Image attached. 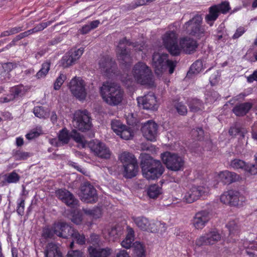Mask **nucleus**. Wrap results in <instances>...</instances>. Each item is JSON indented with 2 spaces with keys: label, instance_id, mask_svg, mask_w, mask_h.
I'll return each instance as SVG.
<instances>
[{
  "label": "nucleus",
  "instance_id": "16",
  "mask_svg": "<svg viewBox=\"0 0 257 257\" xmlns=\"http://www.w3.org/2000/svg\"><path fill=\"white\" fill-rule=\"evenodd\" d=\"M210 219V213L207 210H201L195 213L191 220L193 227L198 230L202 229Z\"/></svg>",
  "mask_w": 257,
  "mask_h": 257
},
{
  "label": "nucleus",
  "instance_id": "9",
  "mask_svg": "<svg viewBox=\"0 0 257 257\" xmlns=\"http://www.w3.org/2000/svg\"><path fill=\"white\" fill-rule=\"evenodd\" d=\"M73 126L81 132L89 130L92 123L90 116L87 110H78L75 111L72 120Z\"/></svg>",
  "mask_w": 257,
  "mask_h": 257
},
{
  "label": "nucleus",
  "instance_id": "39",
  "mask_svg": "<svg viewBox=\"0 0 257 257\" xmlns=\"http://www.w3.org/2000/svg\"><path fill=\"white\" fill-rule=\"evenodd\" d=\"M10 95L15 99L19 96L23 95L25 93V90L23 86L17 85L11 87L10 90Z\"/></svg>",
  "mask_w": 257,
  "mask_h": 257
},
{
  "label": "nucleus",
  "instance_id": "19",
  "mask_svg": "<svg viewBox=\"0 0 257 257\" xmlns=\"http://www.w3.org/2000/svg\"><path fill=\"white\" fill-rule=\"evenodd\" d=\"M135 224L142 230L151 232L157 231V225L153 221H149L148 218L143 216L132 217Z\"/></svg>",
  "mask_w": 257,
  "mask_h": 257
},
{
  "label": "nucleus",
  "instance_id": "33",
  "mask_svg": "<svg viewBox=\"0 0 257 257\" xmlns=\"http://www.w3.org/2000/svg\"><path fill=\"white\" fill-rule=\"evenodd\" d=\"M246 133V131L244 128L241 127L237 123H235L234 125L231 126L228 131L229 135L232 137L239 135L242 137H244V134Z\"/></svg>",
  "mask_w": 257,
  "mask_h": 257
},
{
  "label": "nucleus",
  "instance_id": "35",
  "mask_svg": "<svg viewBox=\"0 0 257 257\" xmlns=\"http://www.w3.org/2000/svg\"><path fill=\"white\" fill-rule=\"evenodd\" d=\"M119 160L123 164V166L125 164H128L133 163H137V160L135 156L128 152H124L119 156Z\"/></svg>",
  "mask_w": 257,
  "mask_h": 257
},
{
  "label": "nucleus",
  "instance_id": "32",
  "mask_svg": "<svg viewBox=\"0 0 257 257\" xmlns=\"http://www.w3.org/2000/svg\"><path fill=\"white\" fill-rule=\"evenodd\" d=\"M134 241V231L132 228H127V234L125 238L121 242V246L125 248H130Z\"/></svg>",
  "mask_w": 257,
  "mask_h": 257
},
{
  "label": "nucleus",
  "instance_id": "25",
  "mask_svg": "<svg viewBox=\"0 0 257 257\" xmlns=\"http://www.w3.org/2000/svg\"><path fill=\"white\" fill-rule=\"evenodd\" d=\"M220 181L224 184H230L237 179V174L227 170L220 172L218 175Z\"/></svg>",
  "mask_w": 257,
  "mask_h": 257
},
{
  "label": "nucleus",
  "instance_id": "24",
  "mask_svg": "<svg viewBox=\"0 0 257 257\" xmlns=\"http://www.w3.org/2000/svg\"><path fill=\"white\" fill-rule=\"evenodd\" d=\"M123 167V175L125 178L131 179L137 175L139 168L137 162V163L125 164Z\"/></svg>",
  "mask_w": 257,
  "mask_h": 257
},
{
  "label": "nucleus",
  "instance_id": "3",
  "mask_svg": "<svg viewBox=\"0 0 257 257\" xmlns=\"http://www.w3.org/2000/svg\"><path fill=\"white\" fill-rule=\"evenodd\" d=\"M203 18L201 15L197 14L189 21L185 23L183 28L186 33L196 39H200L205 37L207 32L202 26Z\"/></svg>",
  "mask_w": 257,
  "mask_h": 257
},
{
  "label": "nucleus",
  "instance_id": "34",
  "mask_svg": "<svg viewBox=\"0 0 257 257\" xmlns=\"http://www.w3.org/2000/svg\"><path fill=\"white\" fill-rule=\"evenodd\" d=\"M85 214L92 217L94 219L100 218L102 215V210L99 207H94L93 208L83 209Z\"/></svg>",
  "mask_w": 257,
  "mask_h": 257
},
{
  "label": "nucleus",
  "instance_id": "20",
  "mask_svg": "<svg viewBox=\"0 0 257 257\" xmlns=\"http://www.w3.org/2000/svg\"><path fill=\"white\" fill-rule=\"evenodd\" d=\"M56 196L66 205L72 208L74 207L78 203V200L74 197L73 194L65 189L57 190Z\"/></svg>",
  "mask_w": 257,
  "mask_h": 257
},
{
  "label": "nucleus",
  "instance_id": "60",
  "mask_svg": "<svg viewBox=\"0 0 257 257\" xmlns=\"http://www.w3.org/2000/svg\"><path fill=\"white\" fill-rule=\"evenodd\" d=\"M244 247L252 251H257V239L252 242L245 241L243 243Z\"/></svg>",
  "mask_w": 257,
  "mask_h": 257
},
{
  "label": "nucleus",
  "instance_id": "13",
  "mask_svg": "<svg viewBox=\"0 0 257 257\" xmlns=\"http://www.w3.org/2000/svg\"><path fill=\"white\" fill-rule=\"evenodd\" d=\"M89 147L95 156L103 159H108L110 157L111 152L105 144L98 140L91 141Z\"/></svg>",
  "mask_w": 257,
  "mask_h": 257
},
{
  "label": "nucleus",
  "instance_id": "5",
  "mask_svg": "<svg viewBox=\"0 0 257 257\" xmlns=\"http://www.w3.org/2000/svg\"><path fill=\"white\" fill-rule=\"evenodd\" d=\"M169 55L166 53L155 52L152 57V65L157 75L162 74L167 68H169V73H173L176 66V62L170 60Z\"/></svg>",
  "mask_w": 257,
  "mask_h": 257
},
{
  "label": "nucleus",
  "instance_id": "11",
  "mask_svg": "<svg viewBox=\"0 0 257 257\" xmlns=\"http://www.w3.org/2000/svg\"><path fill=\"white\" fill-rule=\"evenodd\" d=\"M80 197L86 203H94L98 200L96 190L89 182H84L80 187Z\"/></svg>",
  "mask_w": 257,
  "mask_h": 257
},
{
  "label": "nucleus",
  "instance_id": "48",
  "mask_svg": "<svg viewBox=\"0 0 257 257\" xmlns=\"http://www.w3.org/2000/svg\"><path fill=\"white\" fill-rule=\"evenodd\" d=\"M20 176L16 172L13 171L6 176L5 181L8 183H16L20 180Z\"/></svg>",
  "mask_w": 257,
  "mask_h": 257
},
{
  "label": "nucleus",
  "instance_id": "44",
  "mask_svg": "<svg viewBox=\"0 0 257 257\" xmlns=\"http://www.w3.org/2000/svg\"><path fill=\"white\" fill-rule=\"evenodd\" d=\"M31 156V154L29 152H23L21 150L13 151V157L17 161L25 160Z\"/></svg>",
  "mask_w": 257,
  "mask_h": 257
},
{
  "label": "nucleus",
  "instance_id": "18",
  "mask_svg": "<svg viewBox=\"0 0 257 257\" xmlns=\"http://www.w3.org/2000/svg\"><path fill=\"white\" fill-rule=\"evenodd\" d=\"M99 66L101 72L106 76L115 73L116 64L109 56L102 57L99 60Z\"/></svg>",
  "mask_w": 257,
  "mask_h": 257
},
{
  "label": "nucleus",
  "instance_id": "61",
  "mask_svg": "<svg viewBox=\"0 0 257 257\" xmlns=\"http://www.w3.org/2000/svg\"><path fill=\"white\" fill-rule=\"evenodd\" d=\"M219 73L217 70L214 71L209 77V81L212 85H214L217 82L219 79Z\"/></svg>",
  "mask_w": 257,
  "mask_h": 257
},
{
  "label": "nucleus",
  "instance_id": "41",
  "mask_svg": "<svg viewBox=\"0 0 257 257\" xmlns=\"http://www.w3.org/2000/svg\"><path fill=\"white\" fill-rule=\"evenodd\" d=\"M246 164L242 160L234 159L231 161L230 166L234 170L241 169L245 170Z\"/></svg>",
  "mask_w": 257,
  "mask_h": 257
},
{
  "label": "nucleus",
  "instance_id": "27",
  "mask_svg": "<svg viewBox=\"0 0 257 257\" xmlns=\"http://www.w3.org/2000/svg\"><path fill=\"white\" fill-rule=\"evenodd\" d=\"M91 257H107L111 253V249L107 247L105 248H96L90 246L88 248Z\"/></svg>",
  "mask_w": 257,
  "mask_h": 257
},
{
  "label": "nucleus",
  "instance_id": "22",
  "mask_svg": "<svg viewBox=\"0 0 257 257\" xmlns=\"http://www.w3.org/2000/svg\"><path fill=\"white\" fill-rule=\"evenodd\" d=\"M74 229L65 222L55 223V234L60 237L67 238L73 232Z\"/></svg>",
  "mask_w": 257,
  "mask_h": 257
},
{
  "label": "nucleus",
  "instance_id": "64",
  "mask_svg": "<svg viewBox=\"0 0 257 257\" xmlns=\"http://www.w3.org/2000/svg\"><path fill=\"white\" fill-rule=\"evenodd\" d=\"M245 32V29L243 27H240L237 29L236 32L232 36V39H236L242 36Z\"/></svg>",
  "mask_w": 257,
  "mask_h": 257
},
{
  "label": "nucleus",
  "instance_id": "7",
  "mask_svg": "<svg viewBox=\"0 0 257 257\" xmlns=\"http://www.w3.org/2000/svg\"><path fill=\"white\" fill-rule=\"evenodd\" d=\"M161 158L166 168L174 172L182 171L185 167L183 157L178 154L166 152L161 154Z\"/></svg>",
  "mask_w": 257,
  "mask_h": 257
},
{
  "label": "nucleus",
  "instance_id": "26",
  "mask_svg": "<svg viewBox=\"0 0 257 257\" xmlns=\"http://www.w3.org/2000/svg\"><path fill=\"white\" fill-rule=\"evenodd\" d=\"M252 105L250 102H244L236 105L232 109L233 113L237 116L245 115L251 109Z\"/></svg>",
  "mask_w": 257,
  "mask_h": 257
},
{
  "label": "nucleus",
  "instance_id": "49",
  "mask_svg": "<svg viewBox=\"0 0 257 257\" xmlns=\"http://www.w3.org/2000/svg\"><path fill=\"white\" fill-rule=\"evenodd\" d=\"M218 9L219 13L225 14L230 10L229 3L228 2L224 1L218 5H215Z\"/></svg>",
  "mask_w": 257,
  "mask_h": 257
},
{
  "label": "nucleus",
  "instance_id": "59",
  "mask_svg": "<svg viewBox=\"0 0 257 257\" xmlns=\"http://www.w3.org/2000/svg\"><path fill=\"white\" fill-rule=\"evenodd\" d=\"M192 134L197 140H201L203 138L204 131L202 127H198L196 130H192Z\"/></svg>",
  "mask_w": 257,
  "mask_h": 257
},
{
  "label": "nucleus",
  "instance_id": "54",
  "mask_svg": "<svg viewBox=\"0 0 257 257\" xmlns=\"http://www.w3.org/2000/svg\"><path fill=\"white\" fill-rule=\"evenodd\" d=\"M33 113L36 117L42 118L46 115V112L42 106H36L33 109Z\"/></svg>",
  "mask_w": 257,
  "mask_h": 257
},
{
  "label": "nucleus",
  "instance_id": "53",
  "mask_svg": "<svg viewBox=\"0 0 257 257\" xmlns=\"http://www.w3.org/2000/svg\"><path fill=\"white\" fill-rule=\"evenodd\" d=\"M83 52L84 49L83 48H80L78 49H71L69 53L76 62L79 59Z\"/></svg>",
  "mask_w": 257,
  "mask_h": 257
},
{
  "label": "nucleus",
  "instance_id": "43",
  "mask_svg": "<svg viewBox=\"0 0 257 257\" xmlns=\"http://www.w3.org/2000/svg\"><path fill=\"white\" fill-rule=\"evenodd\" d=\"M71 138L73 139L76 143L81 145L82 147L85 145V140L82 136L76 130L73 129L70 133Z\"/></svg>",
  "mask_w": 257,
  "mask_h": 257
},
{
  "label": "nucleus",
  "instance_id": "10",
  "mask_svg": "<svg viewBox=\"0 0 257 257\" xmlns=\"http://www.w3.org/2000/svg\"><path fill=\"white\" fill-rule=\"evenodd\" d=\"M69 88L72 95L77 99L83 101L87 96L86 83L80 77L75 76L69 83Z\"/></svg>",
  "mask_w": 257,
  "mask_h": 257
},
{
  "label": "nucleus",
  "instance_id": "21",
  "mask_svg": "<svg viewBox=\"0 0 257 257\" xmlns=\"http://www.w3.org/2000/svg\"><path fill=\"white\" fill-rule=\"evenodd\" d=\"M240 195L238 191L230 190L225 192L220 196V200L221 202L231 206L239 205Z\"/></svg>",
  "mask_w": 257,
  "mask_h": 257
},
{
  "label": "nucleus",
  "instance_id": "29",
  "mask_svg": "<svg viewBox=\"0 0 257 257\" xmlns=\"http://www.w3.org/2000/svg\"><path fill=\"white\" fill-rule=\"evenodd\" d=\"M45 257H62L61 253L58 250L56 244L53 243H49L44 251Z\"/></svg>",
  "mask_w": 257,
  "mask_h": 257
},
{
  "label": "nucleus",
  "instance_id": "40",
  "mask_svg": "<svg viewBox=\"0 0 257 257\" xmlns=\"http://www.w3.org/2000/svg\"><path fill=\"white\" fill-rule=\"evenodd\" d=\"M172 105L180 115H185L187 114V107L182 102L175 100L173 101Z\"/></svg>",
  "mask_w": 257,
  "mask_h": 257
},
{
  "label": "nucleus",
  "instance_id": "4",
  "mask_svg": "<svg viewBox=\"0 0 257 257\" xmlns=\"http://www.w3.org/2000/svg\"><path fill=\"white\" fill-rule=\"evenodd\" d=\"M133 73L137 83L150 87L154 85L152 72L145 63L139 62L136 64L134 67Z\"/></svg>",
  "mask_w": 257,
  "mask_h": 257
},
{
  "label": "nucleus",
  "instance_id": "37",
  "mask_svg": "<svg viewBox=\"0 0 257 257\" xmlns=\"http://www.w3.org/2000/svg\"><path fill=\"white\" fill-rule=\"evenodd\" d=\"M58 138H59L62 145L64 146L68 144L71 138L70 134H69L68 130L64 127L59 131L58 134Z\"/></svg>",
  "mask_w": 257,
  "mask_h": 257
},
{
  "label": "nucleus",
  "instance_id": "62",
  "mask_svg": "<svg viewBox=\"0 0 257 257\" xmlns=\"http://www.w3.org/2000/svg\"><path fill=\"white\" fill-rule=\"evenodd\" d=\"M244 171L251 175H255L257 174V165L252 164L249 165L246 164Z\"/></svg>",
  "mask_w": 257,
  "mask_h": 257
},
{
  "label": "nucleus",
  "instance_id": "14",
  "mask_svg": "<svg viewBox=\"0 0 257 257\" xmlns=\"http://www.w3.org/2000/svg\"><path fill=\"white\" fill-rule=\"evenodd\" d=\"M208 192L207 188L201 186H194L185 194L183 199L186 203H191L197 200L200 197L205 195Z\"/></svg>",
  "mask_w": 257,
  "mask_h": 257
},
{
  "label": "nucleus",
  "instance_id": "47",
  "mask_svg": "<svg viewBox=\"0 0 257 257\" xmlns=\"http://www.w3.org/2000/svg\"><path fill=\"white\" fill-rule=\"evenodd\" d=\"M118 136L123 139L128 140L133 138V132L130 127L125 125L124 129L122 130Z\"/></svg>",
  "mask_w": 257,
  "mask_h": 257
},
{
  "label": "nucleus",
  "instance_id": "63",
  "mask_svg": "<svg viewBox=\"0 0 257 257\" xmlns=\"http://www.w3.org/2000/svg\"><path fill=\"white\" fill-rule=\"evenodd\" d=\"M67 257H83V253L78 250H70L68 251Z\"/></svg>",
  "mask_w": 257,
  "mask_h": 257
},
{
  "label": "nucleus",
  "instance_id": "38",
  "mask_svg": "<svg viewBox=\"0 0 257 257\" xmlns=\"http://www.w3.org/2000/svg\"><path fill=\"white\" fill-rule=\"evenodd\" d=\"M162 193V188L158 185L154 184L150 186L148 189V195L150 198H156Z\"/></svg>",
  "mask_w": 257,
  "mask_h": 257
},
{
  "label": "nucleus",
  "instance_id": "57",
  "mask_svg": "<svg viewBox=\"0 0 257 257\" xmlns=\"http://www.w3.org/2000/svg\"><path fill=\"white\" fill-rule=\"evenodd\" d=\"M53 22V21H49L47 22H42L37 24L34 28L37 33L38 32L43 31L48 26L51 25Z\"/></svg>",
  "mask_w": 257,
  "mask_h": 257
},
{
  "label": "nucleus",
  "instance_id": "8",
  "mask_svg": "<svg viewBox=\"0 0 257 257\" xmlns=\"http://www.w3.org/2000/svg\"><path fill=\"white\" fill-rule=\"evenodd\" d=\"M163 43L165 47L174 56L180 55L181 49L178 45V35L174 31H169L162 36Z\"/></svg>",
  "mask_w": 257,
  "mask_h": 257
},
{
  "label": "nucleus",
  "instance_id": "55",
  "mask_svg": "<svg viewBox=\"0 0 257 257\" xmlns=\"http://www.w3.org/2000/svg\"><path fill=\"white\" fill-rule=\"evenodd\" d=\"M17 64L13 62H7L3 64L2 67L4 70V73L9 74L12 70L17 67Z\"/></svg>",
  "mask_w": 257,
  "mask_h": 257
},
{
  "label": "nucleus",
  "instance_id": "15",
  "mask_svg": "<svg viewBox=\"0 0 257 257\" xmlns=\"http://www.w3.org/2000/svg\"><path fill=\"white\" fill-rule=\"evenodd\" d=\"M158 125L153 120H150L144 123L141 131L143 136L148 140L153 142L156 140Z\"/></svg>",
  "mask_w": 257,
  "mask_h": 257
},
{
  "label": "nucleus",
  "instance_id": "31",
  "mask_svg": "<svg viewBox=\"0 0 257 257\" xmlns=\"http://www.w3.org/2000/svg\"><path fill=\"white\" fill-rule=\"evenodd\" d=\"M226 226L228 229L229 235L231 237L237 235L239 232V221L237 219L230 220L226 225Z\"/></svg>",
  "mask_w": 257,
  "mask_h": 257
},
{
  "label": "nucleus",
  "instance_id": "12",
  "mask_svg": "<svg viewBox=\"0 0 257 257\" xmlns=\"http://www.w3.org/2000/svg\"><path fill=\"white\" fill-rule=\"evenodd\" d=\"M221 238V235L216 230L208 231L195 240V245L200 247L203 245H212L216 243Z\"/></svg>",
  "mask_w": 257,
  "mask_h": 257
},
{
  "label": "nucleus",
  "instance_id": "51",
  "mask_svg": "<svg viewBox=\"0 0 257 257\" xmlns=\"http://www.w3.org/2000/svg\"><path fill=\"white\" fill-rule=\"evenodd\" d=\"M66 79V76L64 74L61 73L54 82V89L56 90H59Z\"/></svg>",
  "mask_w": 257,
  "mask_h": 257
},
{
  "label": "nucleus",
  "instance_id": "17",
  "mask_svg": "<svg viewBox=\"0 0 257 257\" xmlns=\"http://www.w3.org/2000/svg\"><path fill=\"white\" fill-rule=\"evenodd\" d=\"M138 105L147 110H157L158 105L156 97L153 92H150L143 97L137 98Z\"/></svg>",
  "mask_w": 257,
  "mask_h": 257
},
{
  "label": "nucleus",
  "instance_id": "1",
  "mask_svg": "<svg viewBox=\"0 0 257 257\" xmlns=\"http://www.w3.org/2000/svg\"><path fill=\"white\" fill-rule=\"evenodd\" d=\"M140 158L143 175L147 179L155 180L163 173L164 169L160 161L153 159L146 153H142Z\"/></svg>",
  "mask_w": 257,
  "mask_h": 257
},
{
  "label": "nucleus",
  "instance_id": "36",
  "mask_svg": "<svg viewBox=\"0 0 257 257\" xmlns=\"http://www.w3.org/2000/svg\"><path fill=\"white\" fill-rule=\"evenodd\" d=\"M51 66V62L49 61L44 62L42 64L40 70L36 73L35 77L37 79L44 78L48 73Z\"/></svg>",
  "mask_w": 257,
  "mask_h": 257
},
{
  "label": "nucleus",
  "instance_id": "6",
  "mask_svg": "<svg viewBox=\"0 0 257 257\" xmlns=\"http://www.w3.org/2000/svg\"><path fill=\"white\" fill-rule=\"evenodd\" d=\"M132 46L136 51H142L143 50V45L139 44L138 43H132L126 38L120 40L116 49V54L118 59L123 64L131 63L132 58L131 57L130 50L126 48L127 46Z\"/></svg>",
  "mask_w": 257,
  "mask_h": 257
},
{
  "label": "nucleus",
  "instance_id": "46",
  "mask_svg": "<svg viewBox=\"0 0 257 257\" xmlns=\"http://www.w3.org/2000/svg\"><path fill=\"white\" fill-rule=\"evenodd\" d=\"M71 236L76 240L77 243L80 245H83L85 243L86 239L85 235L83 234H80L76 230L74 229Z\"/></svg>",
  "mask_w": 257,
  "mask_h": 257
},
{
  "label": "nucleus",
  "instance_id": "28",
  "mask_svg": "<svg viewBox=\"0 0 257 257\" xmlns=\"http://www.w3.org/2000/svg\"><path fill=\"white\" fill-rule=\"evenodd\" d=\"M219 15V13L216 6L213 5L209 8V13L205 18V21L210 26H212L214 22L217 20Z\"/></svg>",
  "mask_w": 257,
  "mask_h": 257
},
{
  "label": "nucleus",
  "instance_id": "30",
  "mask_svg": "<svg viewBox=\"0 0 257 257\" xmlns=\"http://www.w3.org/2000/svg\"><path fill=\"white\" fill-rule=\"evenodd\" d=\"M188 105L191 111L196 112L204 108L203 102L197 98H191L188 101Z\"/></svg>",
  "mask_w": 257,
  "mask_h": 257
},
{
  "label": "nucleus",
  "instance_id": "23",
  "mask_svg": "<svg viewBox=\"0 0 257 257\" xmlns=\"http://www.w3.org/2000/svg\"><path fill=\"white\" fill-rule=\"evenodd\" d=\"M180 47L186 54L194 53L198 47V44L195 40L190 38H184L180 41Z\"/></svg>",
  "mask_w": 257,
  "mask_h": 257
},
{
  "label": "nucleus",
  "instance_id": "45",
  "mask_svg": "<svg viewBox=\"0 0 257 257\" xmlns=\"http://www.w3.org/2000/svg\"><path fill=\"white\" fill-rule=\"evenodd\" d=\"M133 245L136 257H146L144 247L140 242L136 241Z\"/></svg>",
  "mask_w": 257,
  "mask_h": 257
},
{
  "label": "nucleus",
  "instance_id": "56",
  "mask_svg": "<svg viewBox=\"0 0 257 257\" xmlns=\"http://www.w3.org/2000/svg\"><path fill=\"white\" fill-rule=\"evenodd\" d=\"M202 64L200 61H196L190 67V71L193 73H199L202 69Z\"/></svg>",
  "mask_w": 257,
  "mask_h": 257
},
{
  "label": "nucleus",
  "instance_id": "58",
  "mask_svg": "<svg viewBox=\"0 0 257 257\" xmlns=\"http://www.w3.org/2000/svg\"><path fill=\"white\" fill-rule=\"evenodd\" d=\"M20 202L18 203L17 212L19 215L22 216L24 213L25 210V199L21 198Z\"/></svg>",
  "mask_w": 257,
  "mask_h": 257
},
{
  "label": "nucleus",
  "instance_id": "52",
  "mask_svg": "<svg viewBox=\"0 0 257 257\" xmlns=\"http://www.w3.org/2000/svg\"><path fill=\"white\" fill-rule=\"evenodd\" d=\"M61 61L62 66L65 68L69 67L75 62V61L69 54L64 56Z\"/></svg>",
  "mask_w": 257,
  "mask_h": 257
},
{
  "label": "nucleus",
  "instance_id": "42",
  "mask_svg": "<svg viewBox=\"0 0 257 257\" xmlns=\"http://www.w3.org/2000/svg\"><path fill=\"white\" fill-rule=\"evenodd\" d=\"M125 125L123 124L122 122L116 119H113L111 122V127L113 131L116 133L117 135L120 133L122 129H124Z\"/></svg>",
  "mask_w": 257,
  "mask_h": 257
},
{
  "label": "nucleus",
  "instance_id": "2",
  "mask_svg": "<svg viewBox=\"0 0 257 257\" xmlns=\"http://www.w3.org/2000/svg\"><path fill=\"white\" fill-rule=\"evenodd\" d=\"M100 92L104 101L110 106L119 105L123 98V91L114 83H103L100 88Z\"/></svg>",
  "mask_w": 257,
  "mask_h": 257
},
{
  "label": "nucleus",
  "instance_id": "50",
  "mask_svg": "<svg viewBox=\"0 0 257 257\" xmlns=\"http://www.w3.org/2000/svg\"><path fill=\"white\" fill-rule=\"evenodd\" d=\"M54 234H55V223L53 224L52 228H50L48 226L43 228L42 231V236L45 238H51L53 237Z\"/></svg>",
  "mask_w": 257,
  "mask_h": 257
}]
</instances>
